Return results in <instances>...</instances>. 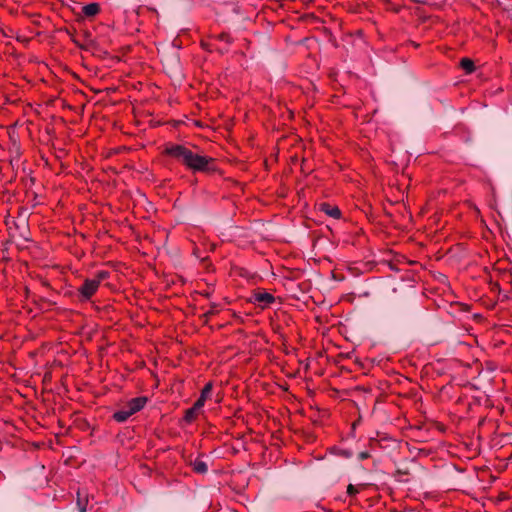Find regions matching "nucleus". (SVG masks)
I'll return each instance as SVG.
<instances>
[{"mask_svg": "<svg viewBox=\"0 0 512 512\" xmlns=\"http://www.w3.org/2000/svg\"><path fill=\"white\" fill-rule=\"evenodd\" d=\"M359 458H360V459H366V458H368V453H366V452H361V453L359 454Z\"/></svg>", "mask_w": 512, "mask_h": 512, "instance_id": "15", "label": "nucleus"}, {"mask_svg": "<svg viewBox=\"0 0 512 512\" xmlns=\"http://www.w3.org/2000/svg\"><path fill=\"white\" fill-rule=\"evenodd\" d=\"M114 418L118 422H124L129 418V416L126 413V409H121L114 414Z\"/></svg>", "mask_w": 512, "mask_h": 512, "instance_id": "9", "label": "nucleus"}, {"mask_svg": "<svg viewBox=\"0 0 512 512\" xmlns=\"http://www.w3.org/2000/svg\"><path fill=\"white\" fill-rule=\"evenodd\" d=\"M165 153L195 171H207L210 169V164L213 162L212 158L195 154L182 145H168L165 148Z\"/></svg>", "mask_w": 512, "mask_h": 512, "instance_id": "1", "label": "nucleus"}, {"mask_svg": "<svg viewBox=\"0 0 512 512\" xmlns=\"http://www.w3.org/2000/svg\"><path fill=\"white\" fill-rule=\"evenodd\" d=\"M254 300L262 307H266L274 301V297L268 292L258 291L254 294Z\"/></svg>", "mask_w": 512, "mask_h": 512, "instance_id": "3", "label": "nucleus"}, {"mask_svg": "<svg viewBox=\"0 0 512 512\" xmlns=\"http://www.w3.org/2000/svg\"><path fill=\"white\" fill-rule=\"evenodd\" d=\"M460 66L467 72L472 73L475 69L474 63L469 58H463L460 62Z\"/></svg>", "mask_w": 512, "mask_h": 512, "instance_id": "8", "label": "nucleus"}, {"mask_svg": "<svg viewBox=\"0 0 512 512\" xmlns=\"http://www.w3.org/2000/svg\"><path fill=\"white\" fill-rule=\"evenodd\" d=\"M106 277V272H99L95 278L87 279L79 289L82 296L90 298L97 291L100 282Z\"/></svg>", "mask_w": 512, "mask_h": 512, "instance_id": "2", "label": "nucleus"}, {"mask_svg": "<svg viewBox=\"0 0 512 512\" xmlns=\"http://www.w3.org/2000/svg\"><path fill=\"white\" fill-rule=\"evenodd\" d=\"M123 409H126V413L128 414V416L130 417L131 415H133V413L129 410V408L126 406L124 407Z\"/></svg>", "mask_w": 512, "mask_h": 512, "instance_id": "16", "label": "nucleus"}, {"mask_svg": "<svg viewBox=\"0 0 512 512\" xmlns=\"http://www.w3.org/2000/svg\"><path fill=\"white\" fill-rule=\"evenodd\" d=\"M347 493L349 495H355L356 493H358V489L355 488L352 484H349L347 487Z\"/></svg>", "mask_w": 512, "mask_h": 512, "instance_id": "14", "label": "nucleus"}, {"mask_svg": "<svg viewBox=\"0 0 512 512\" xmlns=\"http://www.w3.org/2000/svg\"><path fill=\"white\" fill-rule=\"evenodd\" d=\"M83 14L87 17H93L99 13L100 7L97 3H90L82 8Z\"/></svg>", "mask_w": 512, "mask_h": 512, "instance_id": "6", "label": "nucleus"}, {"mask_svg": "<svg viewBox=\"0 0 512 512\" xmlns=\"http://www.w3.org/2000/svg\"><path fill=\"white\" fill-rule=\"evenodd\" d=\"M146 402H147L146 397L134 398L127 404V407L134 414V413L138 412L139 410H141L144 407V405L146 404Z\"/></svg>", "mask_w": 512, "mask_h": 512, "instance_id": "4", "label": "nucleus"}, {"mask_svg": "<svg viewBox=\"0 0 512 512\" xmlns=\"http://www.w3.org/2000/svg\"><path fill=\"white\" fill-rule=\"evenodd\" d=\"M86 503L87 499H82L81 493L78 492L77 505L79 507L80 512H86Z\"/></svg>", "mask_w": 512, "mask_h": 512, "instance_id": "11", "label": "nucleus"}, {"mask_svg": "<svg viewBox=\"0 0 512 512\" xmlns=\"http://www.w3.org/2000/svg\"><path fill=\"white\" fill-rule=\"evenodd\" d=\"M191 465L193 470L197 473H205L208 469L206 463L201 459H195Z\"/></svg>", "mask_w": 512, "mask_h": 512, "instance_id": "7", "label": "nucleus"}, {"mask_svg": "<svg viewBox=\"0 0 512 512\" xmlns=\"http://www.w3.org/2000/svg\"><path fill=\"white\" fill-rule=\"evenodd\" d=\"M211 391H212V384L211 383L206 384L201 392V397L206 400L210 396Z\"/></svg>", "mask_w": 512, "mask_h": 512, "instance_id": "12", "label": "nucleus"}, {"mask_svg": "<svg viewBox=\"0 0 512 512\" xmlns=\"http://www.w3.org/2000/svg\"><path fill=\"white\" fill-rule=\"evenodd\" d=\"M198 410H196L194 407L188 409L185 414V420L187 422H191L196 418Z\"/></svg>", "mask_w": 512, "mask_h": 512, "instance_id": "10", "label": "nucleus"}, {"mask_svg": "<svg viewBox=\"0 0 512 512\" xmlns=\"http://www.w3.org/2000/svg\"><path fill=\"white\" fill-rule=\"evenodd\" d=\"M205 399L202 398L200 396V398L195 402V404L193 405V407L196 409V410H199L203 407L204 403H205Z\"/></svg>", "mask_w": 512, "mask_h": 512, "instance_id": "13", "label": "nucleus"}, {"mask_svg": "<svg viewBox=\"0 0 512 512\" xmlns=\"http://www.w3.org/2000/svg\"><path fill=\"white\" fill-rule=\"evenodd\" d=\"M320 210L333 218L337 219L340 217V210L336 206H332L327 203H322L320 204Z\"/></svg>", "mask_w": 512, "mask_h": 512, "instance_id": "5", "label": "nucleus"}]
</instances>
